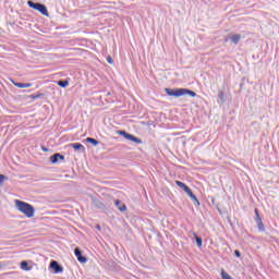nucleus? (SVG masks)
Returning a JSON list of instances; mask_svg holds the SVG:
<instances>
[{"instance_id":"f257e3e1","label":"nucleus","mask_w":279,"mask_h":279,"mask_svg":"<svg viewBox=\"0 0 279 279\" xmlns=\"http://www.w3.org/2000/svg\"><path fill=\"white\" fill-rule=\"evenodd\" d=\"M15 208L28 219H32L36 213V208H34L32 204L19 199H15Z\"/></svg>"},{"instance_id":"f03ea898","label":"nucleus","mask_w":279,"mask_h":279,"mask_svg":"<svg viewBox=\"0 0 279 279\" xmlns=\"http://www.w3.org/2000/svg\"><path fill=\"white\" fill-rule=\"evenodd\" d=\"M165 92L169 97H184V95H190V97H197V93L189 88H166Z\"/></svg>"},{"instance_id":"7ed1b4c3","label":"nucleus","mask_w":279,"mask_h":279,"mask_svg":"<svg viewBox=\"0 0 279 279\" xmlns=\"http://www.w3.org/2000/svg\"><path fill=\"white\" fill-rule=\"evenodd\" d=\"M28 8H32V10H36L37 12H40L43 16H49V11L47 10V5L40 3V2H34L32 0L27 1Z\"/></svg>"},{"instance_id":"20e7f679","label":"nucleus","mask_w":279,"mask_h":279,"mask_svg":"<svg viewBox=\"0 0 279 279\" xmlns=\"http://www.w3.org/2000/svg\"><path fill=\"white\" fill-rule=\"evenodd\" d=\"M116 132L117 134H119V136H123V138H125L126 141H132V143H136V145H141L143 143V140L128 133L124 130H118Z\"/></svg>"},{"instance_id":"39448f33","label":"nucleus","mask_w":279,"mask_h":279,"mask_svg":"<svg viewBox=\"0 0 279 279\" xmlns=\"http://www.w3.org/2000/svg\"><path fill=\"white\" fill-rule=\"evenodd\" d=\"M50 269H52L54 274H62V271H64V268L57 260L50 262Z\"/></svg>"},{"instance_id":"423d86ee","label":"nucleus","mask_w":279,"mask_h":279,"mask_svg":"<svg viewBox=\"0 0 279 279\" xmlns=\"http://www.w3.org/2000/svg\"><path fill=\"white\" fill-rule=\"evenodd\" d=\"M92 204L93 206H95L98 210H106V204H104V202H101L99 198L97 197H93L92 196Z\"/></svg>"},{"instance_id":"0eeeda50","label":"nucleus","mask_w":279,"mask_h":279,"mask_svg":"<svg viewBox=\"0 0 279 279\" xmlns=\"http://www.w3.org/2000/svg\"><path fill=\"white\" fill-rule=\"evenodd\" d=\"M74 254L78 260V263H88V258L84 255H82V250H80V247H76L74 250Z\"/></svg>"},{"instance_id":"6e6552de","label":"nucleus","mask_w":279,"mask_h":279,"mask_svg":"<svg viewBox=\"0 0 279 279\" xmlns=\"http://www.w3.org/2000/svg\"><path fill=\"white\" fill-rule=\"evenodd\" d=\"M60 160H64V155H62L60 153H56L52 156H50V162L52 165H58V162H60Z\"/></svg>"},{"instance_id":"1a4fd4ad","label":"nucleus","mask_w":279,"mask_h":279,"mask_svg":"<svg viewBox=\"0 0 279 279\" xmlns=\"http://www.w3.org/2000/svg\"><path fill=\"white\" fill-rule=\"evenodd\" d=\"M114 206L120 210V213H125V210H128V206L121 199H116Z\"/></svg>"},{"instance_id":"9d476101","label":"nucleus","mask_w":279,"mask_h":279,"mask_svg":"<svg viewBox=\"0 0 279 279\" xmlns=\"http://www.w3.org/2000/svg\"><path fill=\"white\" fill-rule=\"evenodd\" d=\"M12 84H14L17 88H32V83H19L12 81Z\"/></svg>"},{"instance_id":"9b49d317","label":"nucleus","mask_w":279,"mask_h":279,"mask_svg":"<svg viewBox=\"0 0 279 279\" xmlns=\"http://www.w3.org/2000/svg\"><path fill=\"white\" fill-rule=\"evenodd\" d=\"M70 146H72L73 149H75V151H85L86 148L84 147V145H82L81 143H73V144H70Z\"/></svg>"},{"instance_id":"f8f14e48","label":"nucleus","mask_w":279,"mask_h":279,"mask_svg":"<svg viewBox=\"0 0 279 279\" xmlns=\"http://www.w3.org/2000/svg\"><path fill=\"white\" fill-rule=\"evenodd\" d=\"M21 269H23V271H32V267L29 266V263H27V260H23L21 262Z\"/></svg>"},{"instance_id":"ddd939ff","label":"nucleus","mask_w":279,"mask_h":279,"mask_svg":"<svg viewBox=\"0 0 279 279\" xmlns=\"http://www.w3.org/2000/svg\"><path fill=\"white\" fill-rule=\"evenodd\" d=\"M231 43H233V45H239L240 40H241V34H235L232 35L230 37Z\"/></svg>"},{"instance_id":"4468645a","label":"nucleus","mask_w":279,"mask_h":279,"mask_svg":"<svg viewBox=\"0 0 279 279\" xmlns=\"http://www.w3.org/2000/svg\"><path fill=\"white\" fill-rule=\"evenodd\" d=\"M177 186H179V189H182V191L186 192L190 187L182 181H175Z\"/></svg>"},{"instance_id":"2eb2a0df","label":"nucleus","mask_w":279,"mask_h":279,"mask_svg":"<svg viewBox=\"0 0 279 279\" xmlns=\"http://www.w3.org/2000/svg\"><path fill=\"white\" fill-rule=\"evenodd\" d=\"M85 141L86 143H90V145H93L94 147H97V145H99V141L93 137H87Z\"/></svg>"},{"instance_id":"dca6fc26","label":"nucleus","mask_w":279,"mask_h":279,"mask_svg":"<svg viewBox=\"0 0 279 279\" xmlns=\"http://www.w3.org/2000/svg\"><path fill=\"white\" fill-rule=\"evenodd\" d=\"M194 238H195L197 247H202V245L204 243V241L202 240V236H198L197 233H194Z\"/></svg>"},{"instance_id":"f3484780","label":"nucleus","mask_w":279,"mask_h":279,"mask_svg":"<svg viewBox=\"0 0 279 279\" xmlns=\"http://www.w3.org/2000/svg\"><path fill=\"white\" fill-rule=\"evenodd\" d=\"M58 86H60L61 88H66V86H69V80H61L57 82Z\"/></svg>"},{"instance_id":"a211bd4d","label":"nucleus","mask_w":279,"mask_h":279,"mask_svg":"<svg viewBox=\"0 0 279 279\" xmlns=\"http://www.w3.org/2000/svg\"><path fill=\"white\" fill-rule=\"evenodd\" d=\"M43 97H45V94L38 93V94H33L28 96V99H43Z\"/></svg>"},{"instance_id":"6ab92c4d","label":"nucleus","mask_w":279,"mask_h":279,"mask_svg":"<svg viewBox=\"0 0 279 279\" xmlns=\"http://www.w3.org/2000/svg\"><path fill=\"white\" fill-rule=\"evenodd\" d=\"M256 223L259 232H265V225L263 223V220H259Z\"/></svg>"},{"instance_id":"aec40b11","label":"nucleus","mask_w":279,"mask_h":279,"mask_svg":"<svg viewBox=\"0 0 279 279\" xmlns=\"http://www.w3.org/2000/svg\"><path fill=\"white\" fill-rule=\"evenodd\" d=\"M221 278L222 279H232V277L228 272H226V270H221Z\"/></svg>"},{"instance_id":"412c9836","label":"nucleus","mask_w":279,"mask_h":279,"mask_svg":"<svg viewBox=\"0 0 279 279\" xmlns=\"http://www.w3.org/2000/svg\"><path fill=\"white\" fill-rule=\"evenodd\" d=\"M257 221H263V219L260 218V214L258 213V209H255V222Z\"/></svg>"},{"instance_id":"4be33fe9","label":"nucleus","mask_w":279,"mask_h":279,"mask_svg":"<svg viewBox=\"0 0 279 279\" xmlns=\"http://www.w3.org/2000/svg\"><path fill=\"white\" fill-rule=\"evenodd\" d=\"M8 180V177L5 174H0V186H3V182Z\"/></svg>"},{"instance_id":"5701e85b","label":"nucleus","mask_w":279,"mask_h":279,"mask_svg":"<svg viewBox=\"0 0 279 279\" xmlns=\"http://www.w3.org/2000/svg\"><path fill=\"white\" fill-rule=\"evenodd\" d=\"M190 197L193 199L194 204H197V206H199V201L197 199L196 195L192 194Z\"/></svg>"},{"instance_id":"b1692460","label":"nucleus","mask_w":279,"mask_h":279,"mask_svg":"<svg viewBox=\"0 0 279 279\" xmlns=\"http://www.w3.org/2000/svg\"><path fill=\"white\" fill-rule=\"evenodd\" d=\"M185 193L186 195H189V197H191L193 194V191L191 190V187H187V190H185Z\"/></svg>"},{"instance_id":"393cba45","label":"nucleus","mask_w":279,"mask_h":279,"mask_svg":"<svg viewBox=\"0 0 279 279\" xmlns=\"http://www.w3.org/2000/svg\"><path fill=\"white\" fill-rule=\"evenodd\" d=\"M234 256H235L236 258H241V251L235 250V251H234Z\"/></svg>"},{"instance_id":"a878e982","label":"nucleus","mask_w":279,"mask_h":279,"mask_svg":"<svg viewBox=\"0 0 279 279\" xmlns=\"http://www.w3.org/2000/svg\"><path fill=\"white\" fill-rule=\"evenodd\" d=\"M107 62H108L109 64H113L114 60H112V57L108 56V57H107Z\"/></svg>"},{"instance_id":"bb28decb","label":"nucleus","mask_w":279,"mask_h":279,"mask_svg":"<svg viewBox=\"0 0 279 279\" xmlns=\"http://www.w3.org/2000/svg\"><path fill=\"white\" fill-rule=\"evenodd\" d=\"M218 97H219V99L222 101V104H223V101H226V100L223 99V93H222V92H220V93L218 94Z\"/></svg>"},{"instance_id":"cd10ccee","label":"nucleus","mask_w":279,"mask_h":279,"mask_svg":"<svg viewBox=\"0 0 279 279\" xmlns=\"http://www.w3.org/2000/svg\"><path fill=\"white\" fill-rule=\"evenodd\" d=\"M228 40H230V37L225 38V43H228Z\"/></svg>"},{"instance_id":"c85d7f7f","label":"nucleus","mask_w":279,"mask_h":279,"mask_svg":"<svg viewBox=\"0 0 279 279\" xmlns=\"http://www.w3.org/2000/svg\"><path fill=\"white\" fill-rule=\"evenodd\" d=\"M43 151H48V149L46 147H43Z\"/></svg>"},{"instance_id":"c756f323","label":"nucleus","mask_w":279,"mask_h":279,"mask_svg":"<svg viewBox=\"0 0 279 279\" xmlns=\"http://www.w3.org/2000/svg\"><path fill=\"white\" fill-rule=\"evenodd\" d=\"M97 230H101V227L99 225H97Z\"/></svg>"}]
</instances>
